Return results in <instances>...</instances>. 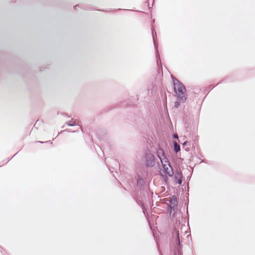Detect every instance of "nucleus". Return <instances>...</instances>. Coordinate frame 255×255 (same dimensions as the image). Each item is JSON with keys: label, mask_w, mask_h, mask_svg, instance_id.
Masks as SVG:
<instances>
[{"label": "nucleus", "mask_w": 255, "mask_h": 255, "mask_svg": "<svg viewBox=\"0 0 255 255\" xmlns=\"http://www.w3.org/2000/svg\"><path fill=\"white\" fill-rule=\"evenodd\" d=\"M174 92L177 97L185 96L186 89L183 84L176 78L173 79Z\"/></svg>", "instance_id": "nucleus-1"}, {"label": "nucleus", "mask_w": 255, "mask_h": 255, "mask_svg": "<svg viewBox=\"0 0 255 255\" xmlns=\"http://www.w3.org/2000/svg\"><path fill=\"white\" fill-rule=\"evenodd\" d=\"M144 162L147 167H152L155 165V159L152 153L149 151H146L144 156Z\"/></svg>", "instance_id": "nucleus-2"}, {"label": "nucleus", "mask_w": 255, "mask_h": 255, "mask_svg": "<svg viewBox=\"0 0 255 255\" xmlns=\"http://www.w3.org/2000/svg\"><path fill=\"white\" fill-rule=\"evenodd\" d=\"M164 172L170 177L173 175L174 172L172 166L170 165L169 160L167 163H161Z\"/></svg>", "instance_id": "nucleus-3"}, {"label": "nucleus", "mask_w": 255, "mask_h": 255, "mask_svg": "<svg viewBox=\"0 0 255 255\" xmlns=\"http://www.w3.org/2000/svg\"><path fill=\"white\" fill-rule=\"evenodd\" d=\"M157 155L159 158L161 163H167L168 159L165 155V153L163 149L159 148L156 151Z\"/></svg>", "instance_id": "nucleus-4"}, {"label": "nucleus", "mask_w": 255, "mask_h": 255, "mask_svg": "<svg viewBox=\"0 0 255 255\" xmlns=\"http://www.w3.org/2000/svg\"><path fill=\"white\" fill-rule=\"evenodd\" d=\"M177 205V200L175 196H172L169 203V207L170 209V211L173 210L174 211L175 209L176 208Z\"/></svg>", "instance_id": "nucleus-5"}, {"label": "nucleus", "mask_w": 255, "mask_h": 255, "mask_svg": "<svg viewBox=\"0 0 255 255\" xmlns=\"http://www.w3.org/2000/svg\"><path fill=\"white\" fill-rule=\"evenodd\" d=\"M187 99V97L185 96H182L177 97V101L174 103V106L175 108H178L180 105L181 103H184Z\"/></svg>", "instance_id": "nucleus-6"}, {"label": "nucleus", "mask_w": 255, "mask_h": 255, "mask_svg": "<svg viewBox=\"0 0 255 255\" xmlns=\"http://www.w3.org/2000/svg\"><path fill=\"white\" fill-rule=\"evenodd\" d=\"M137 185L140 189L143 187L144 185V180L139 175H137Z\"/></svg>", "instance_id": "nucleus-7"}, {"label": "nucleus", "mask_w": 255, "mask_h": 255, "mask_svg": "<svg viewBox=\"0 0 255 255\" xmlns=\"http://www.w3.org/2000/svg\"><path fill=\"white\" fill-rule=\"evenodd\" d=\"M81 124V122L78 121L77 123L76 122V121L71 120L69 122H66V124L68 126L72 127L75 126L76 125L80 126Z\"/></svg>", "instance_id": "nucleus-8"}, {"label": "nucleus", "mask_w": 255, "mask_h": 255, "mask_svg": "<svg viewBox=\"0 0 255 255\" xmlns=\"http://www.w3.org/2000/svg\"><path fill=\"white\" fill-rule=\"evenodd\" d=\"M174 151L176 153L180 150V145L176 142H174Z\"/></svg>", "instance_id": "nucleus-9"}, {"label": "nucleus", "mask_w": 255, "mask_h": 255, "mask_svg": "<svg viewBox=\"0 0 255 255\" xmlns=\"http://www.w3.org/2000/svg\"><path fill=\"white\" fill-rule=\"evenodd\" d=\"M178 175L179 176V179H177V182L179 184L181 185L182 182V173H179Z\"/></svg>", "instance_id": "nucleus-10"}, {"label": "nucleus", "mask_w": 255, "mask_h": 255, "mask_svg": "<svg viewBox=\"0 0 255 255\" xmlns=\"http://www.w3.org/2000/svg\"><path fill=\"white\" fill-rule=\"evenodd\" d=\"M152 37H153V42H154V46H155V48L156 50H157V54L159 56V53H158V50H157V45L156 43V42H155V40L154 34L153 30H152Z\"/></svg>", "instance_id": "nucleus-11"}, {"label": "nucleus", "mask_w": 255, "mask_h": 255, "mask_svg": "<svg viewBox=\"0 0 255 255\" xmlns=\"http://www.w3.org/2000/svg\"><path fill=\"white\" fill-rule=\"evenodd\" d=\"M164 95H165V94ZM163 103L164 104V107H166L167 98L166 95L164 96L163 98Z\"/></svg>", "instance_id": "nucleus-12"}, {"label": "nucleus", "mask_w": 255, "mask_h": 255, "mask_svg": "<svg viewBox=\"0 0 255 255\" xmlns=\"http://www.w3.org/2000/svg\"><path fill=\"white\" fill-rule=\"evenodd\" d=\"M183 229L189 230V224H187V225L183 224V225H182V226L181 230H183Z\"/></svg>", "instance_id": "nucleus-13"}, {"label": "nucleus", "mask_w": 255, "mask_h": 255, "mask_svg": "<svg viewBox=\"0 0 255 255\" xmlns=\"http://www.w3.org/2000/svg\"><path fill=\"white\" fill-rule=\"evenodd\" d=\"M179 173H181V172H178L176 173L175 175V179H179V176L178 175V174Z\"/></svg>", "instance_id": "nucleus-14"}, {"label": "nucleus", "mask_w": 255, "mask_h": 255, "mask_svg": "<svg viewBox=\"0 0 255 255\" xmlns=\"http://www.w3.org/2000/svg\"><path fill=\"white\" fill-rule=\"evenodd\" d=\"M173 138H175V139H178V136L177 135V134H174L173 135Z\"/></svg>", "instance_id": "nucleus-15"}, {"label": "nucleus", "mask_w": 255, "mask_h": 255, "mask_svg": "<svg viewBox=\"0 0 255 255\" xmlns=\"http://www.w3.org/2000/svg\"><path fill=\"white\" fill-rule=\"evenodd\" d=\"M186 142H187V141H185V142H184L183 144H184V145L186 144Z\"/></svg>", "instance_id": "nucleus-16"}, {"label": "nucleus", "mask_w": 255, "mask_h": 255, "mask_svg": "<svg viewBox=\"0 0 255 255\" xmlns=\"http://www.w3.org/2000/svg\"><path fill=\"white\" fill-rule=\"evenodd\" d=\"M79 7V5H76V6H75V8H76V7Z\"/></svg>", "instance_id": "nucleus-17"}, {"label": "nucleus", "mask_w": 255, "mask_h": 255, "mask_svg": "<svg viewBox=\"0 0 255 255\" xmlns=\"http://www.w3.org/2000/svg\"><path fill=\"white\" fill-rule=\"evenodd\" d=\"M38 142H40V143H43L42 142L40 141H38Z\"/></svg>", "instance_id": "nucleus-18"}, {"label": "nucleus", "mask_w": 255, "mask_h": 255, "mask_svg": "<svg viewBox=\"0 0 255 255\" xmlns=\"http://www.w3.org/2000/svg\"><path fill=\"white\" fill-rule=\"evenodd\" d=\"M81 128V130L83 131V129L81 128Z\"/></svg>", "instance_id": "nucleus-19"}]
</instances>
